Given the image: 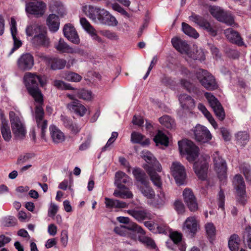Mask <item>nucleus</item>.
I'll list each match as a JSON object with an SVG mask.
<instances>
[{"label": "nucleus", "mask_w": 251, "mask_h": 251, "mask_svg": "<svg viewBox=\"0 0 251 251\" xmlns=\"http://www.w3.org/2000/svg\"><path fill=\"white\" fill-rule=\"evenodd\" d=\"M129 176L123 172H118L115 174V184L120 189H126L124 184H128L131 182Z\"/></svg>", "instance_id": "cd10ccee"}, {"label": "nucleus", "mask_w": 251, "mask_h": 251, "mask_svg": "<svg viewBox=\"0 0 251 251\" xmlns=\"http://www.w3.org/2000/svg\"><path fill=\"white\" fill-rule=\"evenodd\" d=\"M67 108L72 112L82 117L87 111L86 108L79 100H75L67 104Z\"/></svg>", "instance_id": "393cba45"}, {"label": "nucleus", "mask_w": 251, "mask_h": 251, "mask_svg": "<svg viewBox=\"0 0 251 251\" xmlns=\"http://www.w3.org/2000/svg\"><path fill=\"white\" fill-rule=\"evenodd\" d=\"M80 23L83 28L88 33L95 29L94 27L90 24L89 22L85 18H81L80 19Z\"/></svg>", "instance_id": "8fccbe9b"}, {"label": "nucleus", "mask_w": 251, "mask_h": 251, "mask_svg": "<svg viewBox=\"0 0 251 251\" xmlns=\"http://www.w3.org/2000/svg\"><path fill=\"white\" fill-rule=\"evenodd\" d=\"M224 33L226 37L230 42L239 46H242L244 44L243 39L239 33L232 28H228L226 29L225 30Z\"/></svg>", "instance_id": "a878e982"}, {"label": "nucleus", "mask_w": 251, "mask_h": 251, "mask_svg": "<svg viewBox=\"0 0 251 251\" xmlns=\"http://www.w3.org/2000/svg\"><path fill=\"white\" fill-rule=\"evenodd\" d=\"M10 25L11 34L13 40V47L8 53V56H10L16 50L21 47L22 45V41L16 37L17 32L16 22L13 17L10 18Z\"/></svg>", "instance_id": "412c9836"}, {"label": "nucleus", "mask_w": 251, "mask_h": 251, "mask_svg": "<svg viewBox=\"0 0 251 251\" xmlns=\"http://www.w3.org/2000/svg\"><path fill=\"white\" fill-rule=\"evenodd\" d=\"M61 242L62 245L66 247L67 244L68 240V232L66 230H63L62 231L61 233Z\"/></svg>", "instance_id": "774afa93"}, {"label": "nucleus", "mask_w": 251, "mask_h": 251, "mask_svg": "<svg viewBox=\"0 0 251 251\" xmlns=\"http://www.w3.org/2000/svg\"><path fill=\"white\" fill-rule=\"evenodd\" d=\"M25 32L27 36H33L31 42L35 47L48 48L50 46V39L43 26L35 24L29 25L26 27Z\"/></svg>", "instance_id": "f03ea898"}, {"label": "nucleus", "mask_w": 251, "mask_h": 251, "mask_svg": "<svg viewBox=\"0 0 251 251\" xmlns=\"http://www.w3.org/2000/svg\"><path fill=\"white\" fill-rule=\"evenodd\" d=\"M190 21L195 23L200 27L206 30L211 35L215 36L217 34L216 30L203 17L193 13L189 17Z\"/></svg>", "instance_id": "4468645a"}, {"label": "nucleus", "mask_w": 251, "mask_h": 251, "mask_svg": "<svg viewBox=\"0 0 251 251\" xmlns=\"http://www.w3.org/2000/svg\"><path fill=\"white\" fill-rule=\"evenodd\" d=\"M131 141L134 143H140L145 146L150 144V140L140 133L133 132L131 135Z\"/></svg>", "instance_id": "e433bc0d"}, {"label": "nucleus", "mask_w": 251, "mask_h": 251, "mask_svg": "<svg viewBox=\"0 0 251 251\" xmlns=\"http://www.w3.org/2000/svg\"><path fill=\"white\" fill-rule=\"evenodd\" d=\"M118 24L116 18L109 13L103 25L113 27L117 26Z\"/></svg>", "instance_id": "864d4df0"}, {"label": "nucleus", "mask_w": 251, "mask_h": 251, "mask_svg": "<svg viewBox=\"0 0 251 251\" xmlns=\"http://www.w3.org/2000/svg\"><path fill=\"white\" fill-rule=\"evenodd\" d=\"M9 116L13 133L16 139H23L26 130L22 117L13 111H10Z\"/></svg>", "instance_id": "39448f33"}, {"label": "nucleus", "mask_w": 251, "mask_h": 251, "mask_svg": "<svg viewBox=\"0 0 251 251\" xmlns=\"http://www.w3.org/2000/svg\"><path fill=\"white\" fill-rule=\"evenodd\" d=\"M58 210V206L53 203H51L48 210V216L49 217H53L56 214Z\"/></svg>", "instance_id": "e2e57ef3"}, {"label": "nucleus", "mask_w": 251, "mask_h": 251, "mask_svg": "<svg viewBox=\"0 0 251 251\" xmlns=\"http://www.w3.org/2000/svg\"><path fill=\"white\" fill-rule=\"evenodd\" d=\"M63 77L67 81L75 82H79L82 79L81 76L73 72H66L64 74Z\"/></svg>", "instance_id": "a19ab883"}, {"label": "nucleus", "mask_w": 251, "mask_h": 251, "mask_svg": "<svg viewBox=\"0 0 251 251\" xmlns=\"http://www.w3.org/2000/svg\"><path fill=\"white\" fill-rule=\"evenodd\" d=\"M177 97L182 110L185 112L191 113L196 106L194 99L186 94H181Z\"/></svg>", "instance_id": "2eb2a0df"}, {"label": "nucleus", "mask_w": 251, "mask_h": 251, "mask_svg": "<svg viewBox=\"0 0 251 251\" xmlns=\"http://www.w3.org/2000/svg\"><path fill=\"white\" fill-rule=\"evenodd\" d=\"M178 145L180 153L186 154V158L189 162L194 161L198 156L199 149L192 141L183 140L178 142Z\"/></svg>", "instance_id": "0eeeda50"}, {"label": "nucleus", "mask_w": 251, "mask_h": 251, "mask_svg": "<svg viewBox=\"0 0 251 251\" xmlns=\"http://www.w3.org/2000/svg\"><path fill=\"white\" fill-rule=\"evenodd\" d=\"M92 137L88 136L87 139L79 146V150L84 151L88 149L91 145Z\"/></svg>", "instance_id": "bf43d9fd"}, {"label": "nucleus", "mask_w": 251, "mask_h": 251, "mask_svg": "<svg viewBox=\"0 0 251 251\" xmlns=\"http://www.w3.org/2000/svg\"><path fill=\"white\" fill-rule=\"evenodd\" d=\"M112 8L113 10L118 11V12L121 13L122 15H126V16H128V15L127 12L117 3L113 4Z\"/></svg>", "instance_id": "338daca9"}, {"label": "nucleus", "mask_w": 251, "mask_h": 251, "mask_svg": "<svg viewBox=\"0 0 251 251\" xmlns=\"http://www.w3.org/2000/svg\"><path fill=\"white\" fill-rule=\"evenodd\" d=\"M167 198L163 192L160 191L158 194L157 197L154 200V202L152 203V205L154 206H159L164 205L167 201Z\"/></svg>", "instance_id": "49530a36"}, {"label": "nucleus", "mask_w": 251, "mask_h": 251, "mask_svg": "<svg viewBox=\"0 0 251 251\" xmlns=\"http://www.w3.org/2000/svg\"><path fill=\"white\" fill-rule=\"evenodd\" d=\"M233 185L236 190L237 202L243 205H245L247 201V196L245 183L241 175L237 174L234 176Z\"/></svg>", "instance_id": "423d86ee"}, {"label": "nucleus", "mask_w": 251, "mask_h": 251, "mask_svg": "<svg viewBox=\"0 0 251 251\" xmlns=\"http://www.w3.org/2000/svg\"><path fill=\"white\" fill-rule=\"evenodd\" d=\"M127 213L133 217L137 221L142 222L146 219H151V215L146 209H130L127 211Z\"/></svg>", "instance_id": "5701e85b"}, {"label": "nucleus", "mask_w": 251, "mask_h": 251, "mask_svg": "<svg viewBox=\"0 0 251 251\" xmlns=\"http://www.w3.org/2000/svg\"><path fill=\"white\" fill-rule=\"evenodd\" d=\"M225 196L223 191L220 190L218 195V201L219 207L223 210H224Z\"/></svg>", "instance_id": "052dcab7"}, {"label": "nucleus", "mask_w": 251, "mask_h": 251, "mask_svg": "<svg viewBox=\"0 0 251 251\" xmlns=\"http://www.w3.org/2000/svg\"><path fill=\"white\" fill-rule=\"evenodd\" d=\"M197 78L201 85L208 90H214L217 88L218 85L214 76L206 70L200 69L196 73Z\"/></svg>", "instance_id": "6e6552de"}, {"label": "nucleus", "mask_w": 251, "mask_h": 251, "mask_svg": "<svg viewBox=\"0 0 251 251\" xmlns=\"http://www.w3.org/2000/svg\"><path fill=\"white\" fill-rule=\"evenodd\" d=\"M25 9L27 13L41 17L46 12L47 4L43 1H30L26 3Z\"/></svg>", "instance_id": "9b49d317"}, {"label": "nucleus", "mask_w": 251, "mask_h": 251, "mask_svg": "<svg viewBox=\"0 0 251 251\" xmlns=\"http://www.w3.org/2000/svg\"><path fill=\"white\" fill-rule=\"evenodd\" d=\"M63 33L64 36L74 44H78L80 43L77 32L72 25L66 24L63 28Z\"/></svg>", "instance_id": "4be33fe9"}, {"label": "nucleus", "mask_w": 251, "mask_h": 251, "mask_svg": "<svg viewBox=\"0 0 251 251\" xmlns=\"http://www.w3.org/2000/svg\"><path fill=\"white\" fill-rule=\"evenodd\" d=\"M204 95L217 117L223 120L225 117V112L218 99L210 93L206 92Z\"/></svg>", "instance_id": "f8f14e48"}, {"label": "nucleus", "mask_w": 251, "mask_h": 251, "mask_svg": "<svg viewBox=\"0 0 251 251\" xmlns=\"http://www.w3.org/2000/svg\"><path fill=\"white\" fill-rule=\"evenodd\" d=\"M156 145H161L167 146L169 143L168 137L161 131L158 130L153 138Z\"/></svg>", "instance_id": "4c0bfd02"}, {"label": "nucleus", "mask_w": 251, "mask_h": 251, "mask_svg": "<svg viewBox=\"0 0 251 251\" xmlns=\"http://www.w3.org/2000/svg\"><path fill=\"white\" fill-rule=\"evenodd\" d=\"M0 130L3 140L6 142L10 141L12 138V133L8 123L6 119L2 120Z\"/></svg>", "instance_id": "473e14b6"}, {"label": "nucleus", "mask_w": 251, "mask_h": 251, "mask_svg": "<svg viewBox=\"0 0 251 251\" xmlns=\"http://www.w3.org/2000/svg\"><path fill=\"white\" fill-rule=\"evenodd\" d=\"M181 84L188 91L191 92L193 91V84L186 79H182L181 80Z\"/></svg>", "instance_id": "0e129e2a"}, {"label": "nucleus", "mask_w": 251, "mask_h": 251, "mask_svg": "<svg viewBox=\"0 0 251 251\" xmlns=\"http://www.w3.org/2000/svg\"><path fill=\"white\" fill-rule=\"evenodd\" d=\"M118 133L116 132H113L111 134V137L109 139L106 145L102 148V151H104L108 150L110 146L115 141L117 138Z\"/></svg>", "instance_id": "4d7b16f0"}, {"label": "nucleus", "mask_w": 251, "mask_h": 251, "mask_svg": "<svg viewBox=\"0 0 251 251\" xmlns=\"http://www.w3.org/2000/svg\"><path fill=\"white\" fill-rule=\"evenodd\" d=\"M182 28L183 32L189 36L193 37L195 39L199 36V33L195 28L185 23H182Z\"/></svg>", "instance_id": "58836bf2"}, {"label": "nucleus", "mask_w": 251, "mask_h": 251, "mask_svg": "<svg viewBox=\"0 0 251 251\" xmlns=\"http://www.w3.org/2000/svg\"><path fill=\"white\" fill-rule=\"evenodd\" d=\"M193 132L196 140L200 142L206 143L212 138L209 130L204 126L197 125L194 128Z\"/></svg>", "instance_id": "dca6fc26"}, {"label": "nucleus", "mask_w": 251, "mask_h": 251, "mask_svg": "<svg viewBox=\"0 0 251 251\" xmlns=\"http://www.w3.org/2000/svg\"><path fill=\"white\" fill-rule=\"evenodd\" d=\"M4 226H13L16 225V219L12 216H9L4 220Z\"/></svg>", "instance_id": "69168bd1"}, {"label": "nucleus", "mask_w": 251, "mask_h": 251, "mask_svg": "<svg viewBox=\"0 0 251 251\" xmlns=\"http://www.w3.org/2000/svg\"><path fill=\"white\" fill-rule=\"evenodd\" d=\"M237 143L244 146L249 140V135L246 132L240 131L235 135Z\"/></svg>", "instance_id": "37998d69"}, {"label": "nucleus", "mask_w": 251, "mask_h": 251, "mask_svg": "<svg viewBox=\"0 0 251 251\" xmlns=\"http://www.w3.org/2000/svg\"><path fill=\"white\" fill-rule=\"evenodd\" d=\"M175 208L178 213H183L185 211V206L180 201H176L174 203Z\"/></svg>", "instance_id": "680f3d73"}, {"label": "nucleus", "mask_w": 251, "mask_h": 251, "mask_svg": "<svg viewBox=\"0 0 251 251\" xmlns=\"http://www.w3.org/2000/svg\"><path fill=\"white\" fill-rule=\"evenodd\" d=\"M126 229L135 231L143 234H145L143 229L134 223L128 224L127 226L121 225L119 226H117L115 228L114 231L116 233L123 236L124 235V232L126 231Z\"/></svg>", "instance_id": "c756f323"}, {"label": "nucleus", "mask_w": 251, "mask_h": 251, "mask_svg": "<svg viewBox=\"0 0 251 251\" xmlns=\"http://www.w3.org/2000/svg\"><path fill=\"white\" fill-rule=\"evenodd\" d=\"M138 187L144 196L149 199L155 198V194L153 189L149 185V181L146 184L138 185Z\"/></svg>", "instance_id": "72a5a7b5"}, {"label": "nucleus", "mask_w": 251, "mask_h": 251, "mask_svg": "<svg viewBox=\"0 0 251 251\" xmlns=\"http://www.w3.org/2000/svg\"><path fill=\"white\" fill-rule=\"evenodd\" d=\"M199 228V223L195 217L187 218L183 226V231L191 238L194 237Z\"/></svg>", "instance_id": "f3484780"}, {"label": "nucleus", "mask_w": 251, "mask_h": 251, "mask_svg": "<svg viewBox=\"0 0 251 251\" xmlns=\"http://www.w3.org/2000/svg\"><path fill=\"white\" fill-rule=\"evenodd\" d=\"M49 10L52 12H56L60 15L65 13L64 7L61 1L52 0L49 4Z\"/></svg>", "instance_id": "f704fd0d"}, {"label": "nucleus", "mask_w": 251, "mask_h": 251, "mask_svg": "<svg viewBox=\"0 0 251 251\" xmlns=\"http://www.w3.org/2000/svg\"><path fill=\"white\" fill-rule=\"evenodd\" d=\"M193 168L195 173L200 179L204 180L206 178L208 166L205 158L200 159L195 162Z\"/></svg>", "instance_id": "aec40b11"}, {"label": "nucleus", "mask_w": 251, "mask_h": 251, "mask_svg": "<svg viewBox=\"0 0 251 251\" xmlns=\"http://www.w3.org/2000/svg\"><path fill=\"white\" fill-rule=\"evenodd\" d=\"M50 131L53 142L59 143L64 141L65 135L64 133L55 126L51 125L50 126Z\"/></svg>", "instance_id": "2f4dec72"}, {"label": "nucleus", "mask_w": 251, "mask_h": 251, "mask_svg": "<svg viewBox=\"0 0 251 251\" xmlns=\"http://www.w3.org/2000/svg\"><path fill=\"white\" fill-rule=\"evenodd\" d=\"M195 52V53L194 51L193 54L190 55L191 57L195 60H199L200 61H203L205 59L204 54L201 49H197Z\"/></svg>", "instance_id": "5fc2aeb1"}, {"label": "nucleus", "mask_w": 251, "mask_h": 251, "mask_svg": "<svg viewBox=\"0 0 251 251\" xmlns=\"http://www.w3.org/2000/svg\"><path fill=\"white\" fill-rule=\"evenodd\" d=\"M171 171L176 183L179 185L184 184L186 176L184 167L180 162L175 161L172 164Z\"/></svg>", "instance_id": "ddd939ff"}, {"label": "nucleus", "mask_w": 251, "mask_h": 251, "mask_svg": "<svg viewBox=\"0 0 251 251\" xmlns=\"http://www.w3.org/2000/svg\"><path fill=\"white\" fill-rule=\"evenodd\" d=\"M139 240L141 243L147 246L148 247L152 249H154L155 248V244L154 241L151 238L148 236H141L139 237Z\"/></svg>", "instance_id": "de8ad7c7"}, {"label": "nucleus", "mask_w": 251, "mask_h": 251, "mask_svg": "<svg viewBox=\"0 0 251 251\" xmlns=\"http://www.w3.org/2000/svg\"><path fill=\"white\" fill-rule=\"evenodd\" d=\"M214 170L220 179L226 177L227 165L226 161L219 154L218 151H215L212 155Z\"/></svg>", "instance_id": "9d476101"}, {"label": "nucleus", "mask_w": 251, "mask_h": 251, "mask_svg": "<svg viewBox=\"0 0 251 251\" xmlns=\"http://www.w3.org/2000/svg\"><path fill=\"white\" fill-rule=\"evenodd\" d=\"M205 228L207 236L210 238L213 237L215 235L216 228L212 223H208L205 225Z\"/></svg>", "instance_id": "3c124183"}, {"label": "nucleus", "mask_w": 251, "mask_h": 251, "mask_svg": "<svg viewBox=\"0 0 251 251\" xmlns=\"http://www.w3.org/2000/svg\"><path fill=\"white\" fill-rule=\"evenodd\" d=\"M25 85L30 95L35 100V109L34 118L39 128L41 129V136L44 138L46 130L48 126V121L44 118L43 96L38 88L39 83L43 86L45 80L39 75L31 73H26L24 76Z\"/></svg>", "instance_id": "f257e3e1"}, {"label": "nucleus", "mask_w": 251, "mask_h": 251, "mask_svg": "<svg viewBox=\"0 0 251 251\" xmlns=\"http://www.w3.org/2000/svg\"><path fill=\"white\" fill-rule=\"evenodd\" d=\"M132 174L136 181L140 182L141 185L146 184L149 182L147 176L141 169L139 168H134L132 171Z\"/></svg>", "instance_id": "c9c22d12"}, {"label": "nucleus", "mask_w": 251, "mask_h": 251, "mask_svg": "<svg viewBox=\"0 0 251 251\" xmlns=\"http://www.w3.org/2000/svg\"><path fill=\"white\" fill-rule=\"evenodd\" d=\"M83 11L95 23L104 25L109 12L104 8L92 5L83 6Z\"/></svg>", "instance_id": "20e7f679"}, {"label": "nucleus", "mask_w": 251, "mask_h": 251, "mask_svg": "<svg viewBox=\"0 0 251 251\" xmlns=\"http://www.w3.org/2000/svg\"><path fill=\"white\" fill-rule=\"evenodd\" d=\"M183 197L184 201L191 211H196L198 208L196 198L190 188H186L183 192Z\"/></svg>", "instance_id": "6ab92c4d"}, {"label": "nucleus", "mask_w": 251, "mask_h": 251, "mask_svg": "<svg viewBox=\"0 0 251 251\" xmlns=\"http://www.w3.org/2000/svg\"><path fill=\"white\" fill-rule=\"evenodd\" d=\"M239 238L237 235H231L228 241V247L231 251H238L239 249Z\"/></svg>", "instance_id": "ea45409f"}, {"label": "nucleus", "mask_w": 251, "mask_h": 251, "mask_svg": "<svg viewBox=\"0 0 251 251\" xmlns=\"http://www.w3.org/2000/svg\"><path fill=\"white\" fill-rule=\"evenodd\" d=\"M47 25L50 31L53 32L57 31L60 25L58 16L54 14H50L47 19Z\"/></svg>", "instance_id": "7c9ffc66"}, {"label": "nucleus", "mask_w": 251, "mask_h": 251, "mask_svg": "<svg viewBox=\"0 0 251 251\" xmlns=\"http://www.w3.org/2000/svg\"><path fill=\"white\" fill-rule=\"evenodd\" d=\"M243 241L245 245L251 249V227H247L244 232Z\"/></svg>", "instance_id": "09e8293b"}, {"label": "nucleus", "mask_w": 251, "mask_h": 251, "mask_svg": "<svg viewBox=\"0 0 251 251\" xmlns=\"http://www.w3.org/2000/svg\"><path fill=\"white\" fill-rule=\"evenodd\" d=\"M101 35L106 37L107 38L111 40L117 41L119 39L118 36L117 34L113 31H111L108 30H105L100 32Z\"/></svg>", "instance_id": "603ef678"}, {"label": "nucleus", "mask_w": 251, "mask_h": 251, "mask_svg": "<svg viewBox=\"0 0 251 251\" xmlns=\"http://www.w3.org/2000/svg\"><path fill=\"white\" fill-rule=\"evenodd\" d=\"M34 64L33 56L29 53L22 54L17 60V65L21 71L31 70Z\"/></svg>", "instance_id": "a211bd4d"}, {"label": "nucleus", "mask_w": 251, "mask_h": 251, "mask_svg": "<svg viewBox=\"0 0 251 251\" xmlns=\"http://www.w3.org/2000/svg\"><path fill=\"white\" fill-rule=\"evenodd\" d=\"M76 95L77 98L85 100H90L93 98L92 92L90 91L85 89L77 91L76 92Z\"/></svg>", "instance_id": "a18cd8bd"}, {"label": "nucleus", "mask_w": 251, "mask_h": 251, "mask_svg": "<svg viewBox=\"0 0 251 251\" xmlns=\"http://www.w3.org/2000/svg\"><path fill=\"white\" fill-rule=\"evenodd\" d=\"M142 157L150 165L147 171L154 185L158 188L162 186V182L160 176L153 170L160 172L162 168L159 162L156 160L153 155L147 150H143L141 152Z\"/></svg>", "instance_id": "7ed1b4c3"}, {"label": "nucleus", "mask_w": 251, "mask_h": 251, "mask_svg": "<svg viewBox=\"0 0 251 251\" xmlns=\"http://www.w3.org/2000/svg\"><path fill=\"white\" fill-rule=\"evenodd\" d=\"M173 47L181 53L189 54V46L185 41L175 37L172 39Z\"/></svg>", "instance_id": "bb28decb"}, {"label": "nucleus", "mask_w": 251, "mask_h": 251, "mask_svg": "<svg viewBox=\"0 0 251 251\" xmlns=\"http://www.w3.org/2000/svg\"><path fill=\"white\" fill-rule=\"evenodd\" d=\"M239 168L247 181L251 184V167L248 164L243 163L240 165Z\"/></svg>", "instance_id": "79ce46f5"}, {"label": "nucleus", "mask_w": 251, "mask_h": 251, "mask_svg": "<svg viewBox=\"0 0 251 251\" xmlns=\"http://www.w3.org/2000/svg\"><path fill=\"white\" fill-rule=\"evenodd\" d=\"M55 48L59 51L70 53H79L81 50L78 49H74L70 47L62 39L54 45Z\"/></svg>", "instance_id": "b1692460"}, {"label": "nucleus", "mask_w": 251, "mask_h": 251, "mask_svg": "<svg viewBox=\"0 0 251 251\" xmlns=\"http://www.w3.org/2000/svg\"><path fill=\"white\" fill-rule=\"evenodd\" d=\"M209 11L213 17L221 22L228 25H231L234 24V19L231 14L218 6H210Z\"/></svg>", "instance_id": "1a4fd4ad"}, {"label": "nucleus", "mask_w": 251, "mask_h": 251, "mask_svg": "<svg viewBox=\"0 0 251 251\" xmlns=\"http://www.w3.org/2000/svg\"><path fill=\"white\" fill-rule=\"evenodd\" d=\"M160 123L167 128H172L174 127V121L168 115H164L159 119Z\"/></svg>", "instance_id": "c03bdc74"}, {"label": "nucleus", "mask_w": 251, "mask_h": 251, "mask_svg": "<svg viewBox=\"0 0 251 251\" xmlns=\"http://www.w3.org/2000/svg\"><path fill=\"white\" fill-rule=\"evenodd\" d=\"M170 237L172 240L174 242L175 244H177L182 240V235L181 233H179L177 231L173 232L170 235Z\"/></svg>", "instance_id": "13d9d810"}, {"label": "nucleus", "mask_w": 251, "mask_h": 251, "mask_svg": "<svg viewBox=\"0 0 251 251\" xmlns=\"http://www.w3.org/2000/svg\"><path fill=\"white\" fill-rule=\"evenodd\" d=\"M47 64L52 70L63 69L66 65V60L59 58H48Z\"/></svg>", "instance_id": "c85d7f7f"}, {"label": "nucleus", "mask_w": 251, "mask_h": 251, "mask_svg": "<svg viewBox=\"0 0 251 251\" xmlns=\"http://www.w3.org/2000/svg\"><path fill=\"white\" fill-rule=\"evenodd\" d=\"M53 85L58 89H72L70 84L65 83L63 81L59 80H55L53 82Z\"/></svg>", "instance_id": "6e6d98bb"}]
</instances>
